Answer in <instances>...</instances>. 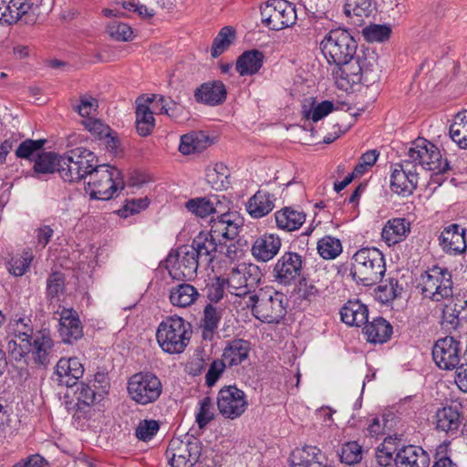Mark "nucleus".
I'll return each instance as SVG.
<instances>
[{
    "label": "nucleus",
    "mask_w": 467,
    "mask_h": 467,
    "mask_svg": "<svg viewBox=\"0 0 467 467\" xmlns=\"http://www.w3.org/2000/svg\"><path fill=\"white\" fill-rule=\"evenodd\" d=\"M226 88L222 81L206 82L194 91V99L198 103L217 106L226 99Z\"/></svg>",
    "instance_id": "obj_27"
},
{
    "label": "nucleus",
    "mask_w": 467,
    "mask_h": 467,
    "mask_svg": "<svg viewBox=\"0 0 467 467\" xmlns=\"http://www.w3.org/2000/svg\"><path fill=\"white\" fill-rule=\"evenodd\" d=\"M324 456L316 446H305L295 449L290 455L292 467H310L311 465H323Z\"/></svg>",
    "instance_id": "obj_37"
},
{
    "label": "nucleus",
    "mask_w": 467,
    "mask_h": 467,
    "mask_svg": "<svg viewBox=\"0 0 467 467\" xmlns=\"http://www.w3.org/2000/svg\"><path fill=\"white\" fill-rule=\"evenodd\" d=\"M385 272V258L378 248L364 247L352 256L350 275L357 283L374 285L381 281Z\"/></svg>",
    "instance_id": "obj_2"
},
{
    "label": "nucleus",
    "mask_w": 467,
    "mask_h": 467,
    "mask_svg": "<svg viewBox=\"0 0 467 467\" xmlns=\"http://www.w3.org/2000/svg\"><path fill=\"white\" fill-rule=\"evenodd\" d=\"M121 171L114 166L101 164L91 172L85 188L91 199L108 201L124 189Z\"/></svg>",
    "instance_id": "obj_7"
},
{
    "label": "nucleus",
    "mask_w": 467,
    "mask_h": 467,
    "mask_svg": "<svg viewBox=\"0 0 467 467\" xmlns=\"http://www.w3.org/2000/svg\"><path fill=\"white\" fill-rule=\"evenodd\" d=\"M107 32L110 37L117 41H130L133 36V31L128 24L116 20L109 23Z\"/></svg>",
    "instance_id": "obj_54"
},
{
    "label": "nucleus",
    "mask_w": 467,
    "mask_h": 467,
    "mask_svg": "<svg viewBox=\"0 0 467 467\" xmlns=\"http://www.w3.org/2000/svg\"><path fill=\"white\" fill-rule=\"evenodd\" d=\"M282 240L276 234L265 233L257 236L251 247L253 257L260 263H267L279 253Z\"/></svg>",
    "instance_id": "obj_21"
},
{
    "label": "nucleus",
    "mask_w": 467,
    "mask_h": 467,
    "mask_svg": "<svg viewBox=\"0 0 467 467\" xmlns=\"http://www.w3.org/2000/svg\"><path fill=\"white\" fill-rule=\"evenodd\" d=\"M229 202L223 204V212L216 213L214 217L210 219V231L218 242L223 240H234L238 236L240 230L244 224L243 218L236 212H231Z\"/></svg>",
    "instance_id": "obj_14"
},
{
    "label": "nucleus",
    "mask_w": 467,
    "mask_h": 467,
    "mask_svg": "<svg viewBox=\"0 0 467 467\" xmlns=\"http://www.w3.org/2000/svg\"><path fill=\"white\" fill-rule=\"evenodd\" d=\"M199 296L195 286L182 283L170 289L169 299L172 306L185 308L193 305L199 298Z\"/></svg>",
    "instance_id": "obj_36"
},
{
    "label": "nucleus",
    "mask_w": 467,
    "mask_h": 467,
    "mask_svg": "<svg viewBox=\"0 0 467 467\" xmlns=\"http://www.w3.org/2000/svg\"><path fill=\"white\" fill-rule=\"evenodd\" d=\"M379 152L377 150H369L364 152L359 158L358 163L354 168L356 175H362L368 168L372 167L378 161Z\"/></svg>",
    "instance_id": "obj_62"
},
{
    "label": "nucleus",
    "mask_w": 467,
    "mask_h": 467,
    "mask_svg": "<svg viewBox=\"0 0 467 467\" xmlns=\"http://www.w3.org/2000/svg\"><path fill=\"white\" fill-rule=\"evenodd\" d=\"M402 289L397 279L390 278L386 284L379 285L375 291V296L379 302L388 304L396 299L401 294Z\"/></svg>",
    "instance_id": "obj_50"
},
{
    "label": "nucleus",
    "mask_w": 467,
    "mask_h": 467,
    "mask_svg": "<svg viewBox=\"0 0 467 467\" xmlns=\"http://www.w3.org/2000/svg\"><path fill=\"white\" fill-rule=\"evenodd\" d=\"M223 312L222 307L215 306L213 304H208L204 307L201 325L203 339H213L222 319Z\"/></svg>",
    "instance_id": "obj_40"
},
{
    "label": "nucleus",
    "mask_w": 467,
    "mask_h": 467,
    "mask_svg": "<svg viewBox=\"0 0 467 467\" xmlns=\"http://www.w3.org/2000/svg\"><path fill=\"white\" fill-rule=\"evenodd\" d=\"M160 430V424L155 420H142L139 422L135 435L140 441H148L157 434Z\"/></svg>",
    "instance_id": "obj_55"
},
{
    "label": "nucleus",
    "mask_w": 467,
    "mask_h": 467,
    "mask_svg": "<svg viewBox=\"0 0 467 467\" xmlns=\"http://www.w3.org/2000/svg\"><path fill=\"white\" fill-rule=\"evenodd\" d=\"M213 419V400L205 397L200 401V409L196 414V422L202 429Z\"/></svg>",
    "instance_id": "obj_58"
},
{
    "label": "nucleus",
    "mask_w": 467,
    "mask_h": 467,
    "mask_svg": "<svg viewBox=\"0 0 467 467\" xmlns=\"http://www.w3.org/2000/svg\"><path fill=\"white\" fill-rule=\"evenodd\" d=\"M163 390L161 380L154 373L140 371L127 380V394L137 405L147 406L156 402Z\"/></svg>",
    "instance_id": "obj_9"
},
{
    "label": "nucleus",
    "mask_w": 467,
    "mask_h": 467,
    "mask_svg": "<svg viewBox=\"0 0 467 467\" xmlns=\"http://www.w3.org/2000/svg\"><path fill=\"white\" fill-rule=\"evenodd\" d=\"M395 465H406L410 467H429L430 457L428 453L418 446H406L399 450L395 454Z\"/></svg>",
    "instance_id": "obj_30"
},
{
    "label": "nucleus",
    "mask_w": 467,
    "mask_h": 467,
    "mask_svg": "<svg viewBox=\"0 0 467 467\" xmlns=\"http://www.w3.org/2000/svg\"><path fill=\"white\" fill-rule=\"evenodd\" d=\"M265 56L257 49L244 51L238 57L235 69L240 76H252L256 74L263 66Z\"/></svg>",
    "instance_id": "obj_35"
},
{
    "label": "nucleus",
    "mask_w": 467,
    "mask_h": 467,
    "mask_svg": "<svg viewBox=\"0 0 467 467\" xmlns=\"http://www.w3.org/2000/svg\"><path fill=\"white\" fill-rule=\"evenodd\" d=\"M32 256L26 253L20 257L12 258L9 262V272L16 276H22L29 268Z\"/></svg>",
    "instance_id": "obj_63"
},
{
    "label": "nucleus",
    "mask_w": 467,
    "mask_h": 467,
    "mask_svg": "<svg viewBox=\"0 0 467 467\" xmlns=\"http://www.w3.org/2000/svg\"><path fill=\"white\" fill-rule=\"evenodd\" d=\"M303 268L302 256L296 252H285L273 268L275 280L283 285H291L300 275Z\"/></svg>",
    "instance_id": "obj_17"
},
{
    "label": "nucleus",
    "mask_w": 467,
    "mask_h": 467,
    "mask_svg": "<svg viewBox=\"0 0 467 467\" xmlns=\"http://www.w3.org/2000/svg\"><path fill=\"white\" fill-rule=\"evenodd\" d=\"M394 420L395 417L392 414L383 415L381 419L374 418L367 430L372 437L384 435L392 431Z\"/></svg>",
    "instance_id": "obj_52"
},
{
    "label": "nucleus",
    "mask_w": 467,
    "mask_h": 467,
    "mask_svg": "<svg viewBox=\"0 0 467 467\" xmlns=\"http://www.w3.org/2000/svg\"><path fill=\"white\" fill-rule=\"evenodd\" d=\"M56 374L60 385L72 387L82 378L84 367L78 358H61L57 363Z\"/></svg>",
    "instance_id": "obj_26"
},
{
    "label": "nucleus",
    "mask_w": 467,
    "mask_h": 467,
    "mask_svg": "<svg viewBox=\"0 0 467 467\" xmlns=\"http://www.w3.org/2000/svg\"><path fill=\"white\" fill-rule=\"evenodd\" d=\"M451 140L461 148L467 149V110L459 112L450 127Z\"/></svg>",
    "instance_id": "obj_44"
},
{
    "label": "nucleus",
    "mask_w": 467,
    "mask_h": 467,
    "mask_svg": "<svg viewBox=\"0 0 467 467\" xmlns=\"http://www.w3.org/2000/svg\"><path fill=\"white\" fill-rule=\"evenodd\" d=\"M151 101L150 99L144 102H141L140 99L136 101V127L138 133L142 137L150 135L155 126L153 112L148 105Z\"/></svg>",
    "instance_id": "obj_39"
},
{
    "label": "nucleus",
    "mask_w": 467,
    "mask_h": 467,
    "mask_svg": "<svg viewBox=\"0 0 467 467\" xmlns=\"http://www.w3.org/2000/svg\"><path fill=\"white\" fill-rule=\"evenodd\" d=\"M410 225V222L406 218L389 219L382 229L381 238L389 246L397 244L408 237Z\"/></svg>",
    "instance_id": "obj_29"
},
{
    "label": "nucleus",
    "mask_w": 467,
    "mask_h": 467,
    "mask_svg": "<svg viewBox=\"0 0 467 467\" xmlns=\"http://www.w3.org/2000/svg\"><path fill=\"white\" fill-rule=\"evenodd\" d=\"M65 286L64 275L60 272H53L47 280V296L55 298L63 293Z\"/></svg>",
    "instance_id": "obj_57"
},
{
    "label": "nucleus",
    "mask_w": 467,
    "mask_h": 467,
    "mask_svg": "<svg viewBox=\"0 0 467 467\" xmlns=\"http://www.w3.org/2000/svg\"><path fill=\"white\" fill-rule=\"evenodd\" d=\"M402 161L415 171L418 166L437 174L450 170L449 162L442 158L439 148L424 138H418L410 143Z\"/></svg>",
    "instance_id": "obj_4"
},
{
    "label": "nucleus",
    "mask_w": 467,
    "mask_h": 467,
    "mask_svg": "<svg viewBox=\"0 0 467 467\" xmlns=\"http://www.w3.org/2000/svg\"><path fill=\"white\" fill-rule=\"evenodd\" d=\"M275 225L285 232L298 230L306 222V213L291 206H285L275 213Z\"/></svg>",
    "instance_id": "obj_33"
},
{
    "label": "nucleus",
    "mask_w": 467,
    "mask_h": 467,
    "mask_svg": "<svg viewBox=\"0 0 467 467\" xmlns=\"http://www.w3.org/2000/svg\"><path fill=\"white\" fill-rule=\"evenodd\" d=\"M33 5L31 0H0V22L13 24L27 14Z\"/></svg>",
    "instance_id": "obj_31"
},
{
    "label": "nucleus",
    "mask_w": 467,
    "mask_h": 467,
    "mask_svg": "<svg viewBox=\"0 0 467 467\" xmlns=\"http://www.w3.org/2000/svg\"><path fill=\"white\" fill-rule=\"evenodd\" d=\"M251 344L249 341L234 338L226 342L223 348L222 360L228 368L241 365L249 358Z\"/></svg>",
    "instance_id": "obj_28"
},
{
    "label": "nucleus",
    "mask_w": 467,
    "mask_h": 467,
    "mask_svg": "<svg viewBox=\"0 0 467 467\" xmlns=\"http://www.w3.org/2000/svg\"><path fill=\"white\" fill-rule=\"evenodd\" d=\"M361 458L362 450L361 446L358 442H348L342 447L340 454L341 462L348 465H352L358 463Z\"/></svg>",
    "instance_id": "obj_56"
},
{
    "label": "nucleus",
    "mask_w": 467,
    "mask_h": 467,
    "mask_svg": "<svg viewBox=\"0 0 467 467\" xmlns=\"http://www.w3.org/2000/svg\"><path fill=\"white\" fill-rule=\"evenodd\" d=\"M235 39V31L231 26L223 27L213 39L211 54L213 57L222 55Z\"/></svg>",
    "instance_id": "obj_48"
},
{
    "label": "nucleus",
    "mask_w": 467,
    "mask_h": 467,
    "mask_svg": "<svg viewBox=\"0 0 467 467\" xmlns=\"http://www.w3.org/2000/svg\"><path fill=\"white\" fill-rule=\"evenodd\" d=\"M334 104L329 100H324L316 104L315 101L310 107L304 105L302 114L305 119L317 122L334 110Z\"/></svg>",
    "instance_id": "obj_49"
},
{
    "label": "nucleus",
    "mask_w": 467,
    "mask_h": 467,
    "mask_svg": "<svg viewBox=\"0 0 467 467\" xmlns=\"http://www.w3.org/2000/svg\"><path fill=\"white\" fill-rule=\"evenodd\" d=\"M461 342L452 337L438 339L432 348V358L435 364L444 370H452L463 361L461 355Z\"/></svg>",
    "instance_id": "obj_16"
},
{
    "label": "nucleus",
    "mask_w": 467,
    "mask_h": 467,
    "mask_svg": "<svg viewBox=\"0 0 467 467\" xmlns=\"http://www.w3.org/2000/svg\"><path fill=\"white\" fill-rule=\"evenodd\" d=\"M333 71L337 87L348 90L356 84L369 86L379 78L378 65L374 57H356L336 66Z\"/></svg>",
    "instance_id": "obj_1"
},
{
    "label": "nucleus",
    "mask_w": 467,
    "mask_h": 467,
    "mask_svg": "<svg viewBox=\"0 0 467 467\" xmlns=\"http://www.w3.org/2000/svg\"><path fill=\"white\" fill-rule=\"evenodd\" d=\"M419 173L412 167L406 166V162L393 165L390 175V189L393 192L401 196H410L417 188Z\"/></svg>",
    "instance_id": "obj_18"
},
{
    "label": "nucleus",
    "mask_w": 467,
    "mask_h": 467,
    "mask_svg": "<svg viewBox=\"0 0 467 467\" xmlns=\"http://www.w3.org/2000/svg\"><path fill=\"white\" fill-rule=\"evenodd\" d=\"M421 295L433 302H441L452 297L453 283L447 268L432 266L425 271L420 279Z\"/></svg>",
    "instance_id": "obj_10"
},
{
    "label": "nucleus",
    "mask_w": 467,
    "mask_h": 467,
    "mask_svg": "<svg viewBox=\"0 0 467 467\" xmlns=\"http://www.w3.org/2000/svg\"><path fill=\"white\" fill-rule=\"evenodd\" d=\"M201 263L193 254L192 248L182 245L174 253L169 254L166 258V268L174 280H192L196 276Z\"/></svg>",
    "instance_id": "obj_13"
},
{
    "label": "nucleus",
    "mask_w": 467,
    "mask_h": 467,
    "mask_svg": "<svg viewBox=\"0 0 467 467\" xmlns=\"http://www.w3.org/2000/svg\"><path fill=\"white\" fill-rule=\"evenodd\" d=\"M46 140H25L22 141L16 150V156L18 159L32 160L37 154H40V150L46 143Z\"/></svg>",
    "instance_id": "obj_51"
},
{
    "label": "nucleus",
    "mask_w": 467,
    "mask_h": 467,
    "mask_svg": "<svg viewBox=\"0 0 467 467\" xmlns=\"http://www.w3.org/2000/svg\"><path fill=\"white\" fill-rule=\"evenodd\" d=\"M249 306L257 319L265 323H278L286 314V296L272 286L260 288L250 296Z\"/></svg>",
    "instance_id": "obj_3"
},
{
    "label": "nucleus",
    "mask_w": 467,
    "mask_h": 467,
    "mask_svg": "<svg viewBox=\"0 0 467 467\" xmlns=\"http://www.w3.org/2000/svg\"><path fill=\"white\" fill-rule=\"evenodd\" d=\"M324 289L318 286L314 280H304L299 288L302 299L314 302L321 296Z\"/></svg>",
    "instance_id": "obj_60"
},
{
    "label": "nucleus",
    "mask_w": 467,
    "mask_h": 467,
    "mask_svg": "<svg viewBox=\"0 0 467 467\" xmlns=\"http://www.w3.org/2000/svg\"><path fill=\"white\" fill-rule=\"evenodd\" d=\"M358 44L351 34L342 28L330 30L320 42V49L330 65L344 64L356 55Z\"/></svg>",
    "instance_id": "obj_8"
},
{
    "label": "nucleus",
    "mask_w": 467,
    "mask_h": 467,
    "mask_svg": "<svg viewBox=\"0 0 467 467\" xmlns=\"http://www.w3.org/2000/svg\"><path fill=\"white\" fill-rule=\"evenodd\" d=\"M211 144L209 137L203 132H192L181 137L179 150L183 155L201 152Z\"/></svg>",
    "instance_id": "obj_41"
},
{
    "label": "nucleus",
    "mask_w": 467,
    "mask_h": 467,
    "mask_svg": "<svg viewBox=\"0 0 467 467\" xmlns=\"http://www.w3.org/2000/svg\"><path fill=\"white\" fill-rule=\"evenodd\" d=\"M99 107L98 100L90 96H81L79 104L73 107L74 110L83 118L88 117L92 112L96 111Z\"/></svg>",
    "instance_id": "obj_64"
},
{
    "label": "nucleus",
    "mask_w": 467,
    "mask_h": 467,
    "mask_svg": "<svg viewBox=\"0 0 467 467\" xmlns=\"http://www.w3.org/2000/svg\"><path fill=\"white\" fill-rule=\"evenodd\" d=\"M466 228L458 223L445 226L441 232L438 241L441 250L449 254H460L466 250Z\"/></svg>",
    "instance_id": "obj_20"
},
{
    "label": "nucleus",
    "mask_w": 467,
    "mask_h": 467,
    "mask_svg": "<svg viewBox=\"0 0 467 467\" xmlns=\"http://www.w3.org/2000/svg\"><path fill=\"white\" fill-rule=\"evenodd\" d=\"M61 156L52 151H42L37 154L33 166L34 172L36 174H49L55 171L58 172L60 169Z\"/></svg>",
    "instance_id": "obj_43"
},
{
    "label": "nucleus",
    "mask_w": 467,
    "mask_h": 467,
    "mask_svg": "<svg viewBox=\"0 0 467 467\" xmlns=\"http://www.w3.org/2000/svg\"><path fill=\"white\" fill-rule=\"evenodd\" d=\"M391 33V28L387 25H370L362 31L364 38L368 42H383Z\"/></svg>",
    "instance_id": "obj_53"
},
{
    "label": "nucleus",
    "mask_w": 467,
    "mask_h": 467,
    "mask_svg": "<svg viewBox=\"0 0 467 467\" xmlns=\"http://www.w3.org/2000/svg\"><path fill=\"white\" fill-rule=\"evenodd\" d=\"M227 202V200L223 196V200L219 196L211 197H197L186 202V209L194 214L196 217L204 219L214 217L216 213L223 212V204Z\"/></svg>",
    "instance_id": "obj_24"
},
{
    "label": "nucleus",
    "mask_w": 467,
    "mask_h": 467,
    "mask_svg": "<svg viewBox=\"0 0 467 467\" xmlns=\"http://www.w3.org/2000/svg\"><path fill=\"white\" fill-rule=\"evenodd\" d=\"M340 317L348 326L359 327L368 322V309L358 300H349L340 309Z\"/></svg>",
    "instance_id": "obj_34"
},
{
    "label": "nucleus",
    "mask_w": 467,
    "mask_h": 467,
    "mask_svg": "<svg viewBox=\"0 0 467 467\" xmlns=\"http://www.w3.org/2000/svg\"><path fill=\"white\" fill-rule=\"evenodd\" d=\"M275 197L267 191H257L247 202V213L253 218H262L275 208Z\"/></svg>",
    "instance_id": "obj_32"
},
{
    "label": "nucleus",
    "mask_w": 467,
    "mask_h": 467,
    "mask_svg": "<svg viewBox=\"0 0 467 467\" xmlns=\"http://www.w3.org/2000/svg\"><path fill=\"white\" fill-rule=\"evenodd\" d=\"M220 244L221 242H218V239L210 231L199 233L192 240V245L189 246L193 249V254L202 263L209 265L213 261Z\"/></svg>",
    "instance_id": "obj_25"
},
{
    "label": "nucleus",
    "mask_w": 467,
    "mask_h": 467,
    "mask_svg": "<svg viewBox=\"0 0 467 467\" xmlns=\"http://www.w3.org/2000/svg\"><path fill=\"white\" fill-rule=\"evenodd\" d=\"M97 155L88 149L78 147L61 156L59 176L68 182L81 181L100 166Z\"/></svg>",
    "instance_id": "obj_6"
},
{
    "label": "nucleus",
    "mask_w": 467,
    "mask_h": 467,
    "mask_svg": "<svg viewBox=\"0 0 467 467\" xmlns=\"http://www.w3.org/2000/svg\"><path fill=\"white\" fill-rule=\"evenodd\" d=\"M396 440L397 437L393 438L391 435H389L378 447L376 458L380 467H389L393 462L395 463V454L398 451L395 445Z\"/></svg>",
    "instance_id": "obj_45"
},
{
    "label": "nucleus",
    "mask_w": 467,
    "mask_h": 467,
    "mask_svg": "<svg viewBox=\"0 0 467 467\" xmlns=\"http://www.w3.org/2000/svg\"><path fill=\"white\" fill-rule=\"evenodd\" d=\"M343 5L344 14L348 17H368L372 13L373 0H345Z\"/></svg>",
    "instance_id": "obj_47"
},
{
    "label": "nucleus",
    "mask_w": 467,
    "mask_h": 467,
    "mask_svg": "<svg viewBox=\"0 0 467 467\" xmlns=\"http://www.w3.org/2000/svg\"><path fill=\"white\" fill-rule=\"evenodd\" d=\"M76 398V412L74 416L80 418L84 416L86 409H89L95 404L96 391L88 384L80 382L77 384V389L74 392Z\"/></svg>",
    "instance_id": "obj_42"
},
{
    "label": "nucleus",
    "mask_w": 467,
    "mask_h": 467,
    "mask_svg": "<svg viewBox=\"0 0 467 467\" xmlns=\"http://www.w3.org/2000/svg\"><path fill=\"white\" fill-rule=\"evenodd\" d=\"M260 279L261 272L256 265L243 263L231 269L224 282L230 294L241 297L250 294Z\"/></svg>",
    "instance_id": "obj_12"
},
{
    "label": "nucleus",
    "mask_w": 467,
    "mask_h": 467,
    "mask_svg": "<svg viewBox=\"0 0 467 467\" xmlns=\"http://www.w3.org/2000/svg\"><path fill=\"white\" fill-rule=\"evenodd\" d=\"M58 333L62 341L72 344L80 339L83 333V326L78 314L73 308H63L59 313Z\"/></svg>",
    "instance_id": "obj_22"
},
{
    "label": "nucleus",
    "mask_w": 467,
    "mask_h": 467,
    "mask_svg": "<svg viewBox=\"0 0 467 467\" xmlns=\"http://www.w3.org/2000/svg\"><path fill=\"white\" fill-rule=\"evenodd\" d=\"M191 325L178 316L168 317L158 326L156 339L160 348L169 354H181L191 339Z\"/></svg>",
    "instance_id": "obj_5"
},
{
    "label": "nucleus",
    "mask_w": 467,
    "mask_h": 467,
    "mask_svg": "<svg viewBox=\"0 0 467 467\" xmlns=\"http://www.w3.org/2000/svg\"><path fill=\"white\" fill-rule=\"evenodd\" d=\"M367 340L370 343H384L392 334L391 325L383 317L375 318L363 328Z\"/></svg>",
    "instance_id": "obj_38"
},
{
    "label": "nucleus",
    "mask_w": 467,
    "mask_h": 467,
    "mask_svg": "<svg viewBox=\"0 0 467 467\" xmlns=\"http://www.w3.org/2000/svg\"><path fill=\"white\" fill-rule=\"evenodd\" d=\"M85 129L97 140H100L105 135L110 132L111 128L100 119H87L82 121Z\"/></svg>",
    "instance_id": "obj_59"
},
{
    "label": "nucleus",
    "mask_w": 467,
    "mask_h": 467,
    "mask_svg": "<svg viewBox=\"0 0 467 467\" xmlns=\"http://www.w3.org/2000/svg\"><path fill=\"white\" fill-rule=\"evenodd\" d=\"M436 430L449 435L458 433L462 421V412L460 405L451 404L440 408L434 415Z\"/></svg>",
    "instance_id": "obj_23"
},
{
    "label": "nucleus",
    "mask_w": 467,
    "mask_h": 467,
    "mask_svg": "<svg viewBox=\"0 0 467 467\" xmlns=\"http://www.w3.org/2000/svg\"><path fill=\"white\" fill-rule=\"evenodd\" d=\"M217 408L226 419L239 418L247 409L245 393L234 385L224 386L217 394Z\"/></svg>",
    "instance_id": "obj_15"
},
{
    "label": "nucleus",
    "mask_w": 467,
    "mask_h": 467,
    "mask_svg": "<svg viewBox=\"0 0 467 467\" xmlns=\"http://www.w3.org/2000/svg\"><path fill=\"white\" fill-rule=\"evenodd\" d=\"M262 23L271 30H282L296 24V6L286 0H267L260 6Z\"/></svg>",
    "instance_id": "obj_11"
},
{
    "label": "nucleus",
    "mask_w": 467,
    "mask_h": 467,
    "mask_svg": "<svg viewBox=\"0 0 467 467\" xmlns=\"http://www.w3.org/2000/svg\"><path fill=\"white\" fill-rule=\"evenodd\" d=\"M35 364L46 368L57 356L55 342L49 330L42 329L34 334L31 347L26 349Z\"/></svg>",
    "instance_id": "obj_19"
},
{
    "label": "nucleus",
    "mask_w": 467,
    "mask_h": 467,
    "mask_svg": "<svg viewBox=\"0 0 467 467\" xmlns=\"http://www.w3.org/2000/svg\"><path fill=\"white\" fill-rule=\"evenodd\" d=\"M317 249L322 258L332 260L342 253V244L339 239L326 235L317 242Z\"/></svg>",
    "instance_id": "obj_46"
},
{
    "label": "nucleus",
    "mask_w": 467,
    "mask_h": 467,
    "mask_svg": "<svg viewBox=\"0 0 467 467\" xmlns=\"http://www.w3.org/2000/svg\"><path fill=\"white\" fill-rule=\"evenodd\" d=\"M225 288L224 277H216L206 286L207 298L213 303L219 302L223 297Z\"/></svg>",
    "instance_id": "obj_61"
}]
</instances>
